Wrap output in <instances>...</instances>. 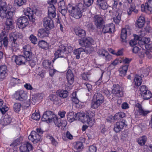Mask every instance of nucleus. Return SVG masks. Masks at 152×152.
<instances>
[{
	"mask_svg": "<svg viewBox=\"0 0 152 152\" xmlns=\"http://www.w3.org/2000/svg\"><path fill=\"white\" fill-rule=\"evenodd\" d=\"M72 49H69L63 45H59L58 49L54 53L55 57L52 60L53 63L55 61L59 58H64V59L66 61V58L65 57V56L69 53L71 51Z\"/></svg>",
	"mask_w": 152,
	"mask_h": 152,
	"instance_id": "nucleus-1",
	"label": "nucleus"
},
{
	"mask_svg": "<svg viewBox=\"0 0 152 152\" xmlns=\"http://www.w3.org/2000/svg\"><path fill=\"white\" fill-rule=\"evenodd\" d=\"M67 10L70 15L76 19H79L82 16L81 10L78 5L69 3L67 5Z\"/></svg>",
	"mask_w": 152,
	"mask_h": 152,
	"instance_id": "nucleus-2",
	"label": "nucleus"
},
{
	"mask_svg": "<svg viewBox=\"0 0 152 152\" xmlns=\"http://www.w3.org/2000/svg\"><path fill=\"white\" fill-rule=\"evenodd\" d=\"M15 36H10V39L12 42L10 46V50L13 53L17 52L19 50V44L18 43V39H22L23 35L21 33L15 34Z\"/></svg>",
	"mask_w": 152,
	"mask_h": 152,
	"instance_id": "nucleus-3",
	"label": "nucleus"
},
{
	"mask_svg": "<svg viewBox=\"0 0 152 152\" xmlns=\"http://www.w3.org/2000/svg\"><path fill=\"white\" fill-rule=\"evenodd\" d=\"M104 96L100 93L94 94L91 103V107L93 109L98 108L104 102Z\"/></svg>",
	"mask_w": 152,
	"mask_h": 152,
	"instance_id": "nucleus-4",
	"label": "nucleus"
},
{
	"mask_svg": "<svg viewBox=\"0 0 152 152\" xmlns=\"http://www.w3.org/2000/svg\"><path fill=\"white\" fill-rule=\"evenodd\" d=\"M93 113L91 111H89L87 114L85 115L82 113H78L75 114L77 116L76 119H78L79 121L83 123H86L88 124H92L93 120L94 119Z\"/></svg>",
	"mask_w": 152,
	"mask_h": 152,
	"instance_id": "nucleus-5",
	"label": "nucleus"
},
{
	"mask_svg": "<svg viewBox=\"0 0 152 152\" xmlns=\"http://www.w3.org/2000/svg\"><path fill=\"white\" fill-rule=\"evenodd\" d=\"M94 41L93 39L89 37H84L79 40V43L80 45L83 47H85L86 53H90V47L93 44Z\"/></svg>",
	"mask_w": 152,
	"mask_h": 152,
	"instance_id": "nucleus-6",
	"label": "nucleus"
},
{
	"mask_svg": "<svg viewBox=\"0 0 152 152\" xmlns=\"http://www.w3.org/2000/svg\"><path fill=\"white\" fill-rule=\"evenodd\" d=\"M24 15L26 16H27L29 21L33 23H34L35 21V16L38 12L37 8L34 7L32 9L28 7L26 10H24Z\"/></svg>",
	"mask_w": 152,
	"mask_h": 152,
	"instance_id": "nucleus-7",
	"label": "nucleus"
},
{
	"mask_svg": "<svg viewBox=\"0 0 152 152\" xmlns=\"http://www.w3.org/2000/svg\"><path fill=\"white\" fill-rule=\"evenodd\" d=\"M13 12H10L8 13L4 18H7L5 22L4 28L6 30H9L13 28L14 26L12 22V18L13 16Z\"/></svg>",
	"mask_w": 152,
	"mask_h": 152,
	"instance_id": "nucleus-8",
	"label": "nucleus"
},
{
	"mask_svg": "<svg viewBox=\"0 0 152 152\" xmlns=\"http://www.w3.org/2000/svg\"><path fill=\"white\" fill-rule=\"evenodd\" d=\"M10 12H13L10 11L8 9V7L7 3L4 0L0 1V16L2 18H4L8 13Z\"/></svg>",
	"mask_w": 152,
	"mask_h": 152,
	"instance_id": "nucleus-9",
	"label": "nucleus"
},
{
	"mask_svg": "<svg viewBox=\"0 0 152 152\" xmlns=\"http://www.w3.org/2000/svg\"><path fill=\"white\" fill-rule=\"evenodd\" d=\"M28 18L26 16H21L16 20L18 27L20 29H23L27 27L29 24Z\"/></svg>",
	"mask_w": 152,
	"mask_h": 152,
	"instance_id": "nucleus-10",
	"label": "nucleus"
},
{
	"mask_svg": "<svg viewBox=\"0 0 152 152\" xmlns=\"http://www.w3.org/2000/svg\"><path fill=\"white\" fill-rule=\"evenodd\" d=\"M14 98L16 100L22 102L26 100L27 98V95L22 90L16 91L13 95Z\"/></svg>",
	"mask_w": 152,
	"mask_h": 152,
	"instance_id": "nucleus-11",
	"label": "nucleus"
},
{
	"mask_svg": "<svg viewBox=\"0 0 152 152\" xmlns=\"http://www.w3.org/2000/svg\"><path fill=\"white\" fill-rule=\"evenodd\" d=\"M93 19L94 24L97 28H100L105 23L103 18L101 15H95Z\"/></svg>",
	"mask_w": 152,
	"mask_h": 152,
	"instance_id": "nucleus-12",
	"label": "nucleus"
},
{
	"mask_svg": "<svg viewBox=\"0 0 152 152\" xmlns=\"http://www.w3.org/2000/svg\"><path fill=\"white\" fill-rule=\"evenodd\" d=\"M54 113L50 110L46 111L43 114L42 120V121H46L47 123H50L52 122L53 119L55 117Z\"/></svg>",
	"mask_w": 152,
	"mask_h": 152,
	"instance_id": "nucleus-13",
	"label": "nucleus"
},
{
	"mask_svg": "<svg viewBox=\"0 0 152 152\" xmlns=\"http://www.w3.org/2000/svg\"><path fill=\"white\" fill-rule=\"evenodd\" d=\"M112 92V94L118 97H122L124 95L123 89L118 84L113 85Z\"/></svg>",
	"mask_w": 152,
	"mask_h": 152,
	"instance_id": "nucleus-14",
	"label": "nucleus"
},
{
	"mask_svg": "<svg viewBox=\"0 0 152 152\" xmlns=\"http://www.w3.org/2000/svg\"><path fill=\"white\" fill-rule=\"evenodd\" d=\"M53 18L48 16L43 19L42 22L43 26L47 29L51 30L54 28L53 22L52 19Z\"/></svg>",
	"mask_w": 152,
	"mask_h": 152,
	"instance_id": "nucleus-15",
	"label": "nucleus"
},
{
	"mask_svg": "<svg viewBox=\"0 0 152 152\" xmlns=\"http://www.w3.org/2000/svg\"><path fill=\"white\" fill-rule=\"evenodd\" d=\"M126 123V121L123 119L121 121L117 122L115 125L114 130L116 132L121 131L124 127H126L127 126Z\"/></svg>",
	"mask_w": 152,
	"mask_h": 152,
	"instance_id": "nucleus-16",
	"label": "nucleus"
},
{
	"mask_svg": "<svg viewBox=\"0 0 152 152\" xmlns=\"http://www.w3.org/2000/svg\"><path fill=\"white\" fill-rule=\"evenodd\" d=\"M30 60V58L26 57L24 55H19L16 57L15 62L17 65H20L25 64L26 62Z\"/></svg>",
	"mask_w": 152,
	"mask_h": 152,
	"instance_id": "nucleus-17",
	"label": "nucleus"
},
{
	"mask_svg": "<svg viewBox=\"0 0 152 152\" xmlns=\"http://www.w3.org/2000/svg\"><path fill=\"white\" fill-rule=\"evenodd\" d=\"M141 8V10L143 12H152V0H148L145 4H142Z\"/></svg>",
	"mask_w": 152,
	"mask_h": 152,
	"instance_id": "nucleus-18",
	"label": "nucleus"
},
{
	"mask_svg": "<svg viewBox=\"0 0 152 152\" xmlns=\"http://www.w3.org/2000/svg\"><path fill=\"white\" fill-rule=\"evenodd\" d=\"M103 26L102 32L104 34L112 33V30L115 28V26L112 23L104 25Z\"/></svg>",
	"mask_w": 152,
	"mask_h": 152,
	"instance_id": "nucleus-19",
	"label": "nucleus"
},
{
	"mask_svg": "<svg viewBox=\"0 0 152 152\" xmlns=\"http://www.w3.org/2000/svg\"><path fill=\"white\" fill-rule=\"evenodd\" d=\"M135 107L137 108V111L138 115H139L145 116L150 112V111L145 110L142 108V105L139 103H137L135 105Z\"/></svg>",
	"mask_w": 152,
	"mask_h": 152,
	"instance_id": "nucleus-20",
	"label": "nucleus"
},
{
	"mask_svg": "<svg viewBox=\"0 0 152 152\" xmlns=\"http://www.w3.org/2000/svg\"><path fill=\"white\" fill-rule=\"evenodd\" d=\"M130 34L131 30L128 27L122 28L121 34V37L122 39V42H126L127 41L126 39L127 36L129 35Z\"/></svg>",
	"mask_w": 152,
	"mask_h": 152,
	"instance_id": "nucleus-21",
	"label": "nucleus"
},
{
	"mask_svg": "<svg viewBox=\"0 0 152 152\" xmlns=\"http://www.w3.org/2000/svg\"><path fill=\"white\" fill-rule=\"evenodd\" d=\"M38 127L36 129L35 131H32L30 135L28 136V138L29 140L31 141L34 144H37L38 142V139L37 138V136L38 135Z\"/></svg>",
	"mask_w": 152,
	"mask_h": 152,
	"instance_id": "nucleus-22",
	"label": "nucleus"
},
{
	"mask_svg": "<svg viewBox=\"0 0 152 152\" xmlns=\"http://www.w3.org/2000/svg\"><path fill=\"white\" fill-rule=\"evenodd\" d=\"M150 41V38L145 37L142 38L141 40L138 41V43L143 50H145L147 48L146 46H148V44Z\"/></svg>",
	"mask_w": 152,
	"mask_h": 152,
	"instance_id": "nucleus-23",
	"label": "nucleus"
},
{
	"mask_svg": "<svg viewBox=\"0 0 152 152\" xmlns=\"http://www.w3.org/2000/svg\"><path fill=\"white\" fill-rule=\"evenodd\" d=\"M32 148V145L28 142H26L20 147V150L21 152H29Z\"/></svg>",
	"mask_w": 152,
	"mask_h": 152,
	"instance_id": "nucleus-24",
	"label": "nucleus"
},
{
	"mask_svg": "<svg viewBox=\"0 0 152 152\" xmlns=\"http://www.w3.org/2000/svg\"><path fill=\"white\" fill-rule=\"evenodd\" d=\"M7 66L4 65L0 66V80H4L7 75Z\"/></svg>",
	"mask_w": 152,
	"mask_h": 152,
	"instance_id": "nucleus-25",
	"label": "nucleus"
},
{
	"mask_svg": "<svg viewBox=\"0 0 152 152\" xmlns=\"http://www.w3.org/2000/svg\"><path fill=\"white\" fill-rule=\"evenodd\" d=\"M96 4L99 8L104 10H107L109 6L106 0H96Z\"/></svg>",
	"mask_w": 152,
	"mask_h": 152,
	"instance_id": "nucleus-26",
	"label": "nucleus"
},
{
	"mask_svg": "<svg viewBox=\"0 0 152 152\" xmlns=\"http://www.w3.org/2000/svg\"><path fill=\"white\" fill-rule=\"evenodd\" d=\"M56 8L54 4H49L48 8V16L51 18H55L56 15Z\"/></svg>",
	"mask_w": 152,
	"mask_h": 152,
	"instance_id": "nucleus-27",
	"label": "nucleus"
},
{
	"mask_svg": "<svg viewBox=\"0 0 152 152\" xmlns=\"http://www.w3.org/2000/svg\"><path fill=\"white\" fill-rule=\"evenodd\" d=\"M57 94H52L50 95L49 99L53 104L58 105L62 103L61 100L58 97Z\"/></svg>",
	"mask_w": 152,
	"mask_h": 152,
	"instance_id": "nucleus-28",
	"label": "nucleus"
},
{
	"mask_svg": "<svg viewBox=\"0 0 152 152\" xmlns=\"http://www.w3.org/2000/svg\"><path fill=\"white\" fill-rule=\"evenodd\" d=\"M66 78L69 84L72 85L74 81V75L71 70L69 69L66 73Z\"/></svg>",
	"mask_w": 152,
	"mask_h": 152,
	"instance_id": "nucleus-29",
	"label": "nucleus"
},
{
	"mask_svg": "<svg viewBox=\"0 0 152 152\" xmlns=\"http://www.w3.org/2000/svg\"><path fill=\"white\" fill-rule=\"evenodd\" d=\"M58 96L61 98H66L69 95V92L66 90H59L56 92Z\"/></svg>",
	"mask_w": 152,
	"mask_h": 152,
	"instance_id": "nucleus-30",
	"label": "nucleus"
},
{
	"mask_svg": "<svg viewBox=\"0 0 152 152\" xmlns=\"http://www.w3.org/2000/svg\"><path fill=\"white\" fill-rule=\"evenodd\" d=\"M12 118L11 116L8 114H7L4 115L1 122L3 125L6 126L10 124Z\"/></svg>",
	"mask_w": 152,
	"mask_h": 152,
	"instance_id": "nucleus-31",
	"label": "nucleus"
},
{
	"mask_svg": "<svg viewBox=\"0 0 152 152\" xmlns=\"http://www.w3.org/2000/svg\"><path fill=\"white\" fill-rule=\"evenodd\" d=\"M0 40L3 41V45L6 48L8 46V38L6 35V33L3 32L0 34Z\"/></svg>",
	"mask_w": 152,
	"mask_h": 152,
	"instance_id": "nucleus-32",
	"label": "nucleus"
},
{
	"mask_svg": "<svg viewBox=\"0 0 152 152\" xmlns=\"http://www.w3.org/2000/svg\"><path fill=\"white\" fill-rule=\"evenodd\" d=\"M75 32L76 35L82 38H84L86 36V31L80 28H77L75 30Z\"/></svg>",
	"mask_w": 152,
	"mask_h": 152,
	"instance_id": "nucleus-33",
	"label": "nucleus"
},
{
	"mask_svg": "<svg viewBox=\"0 0 152 152\" xmlns=\"http://www.w3.org/2000/svg\"><path fill=\"white\" fill-rule=\"evenodd\" d=\"M49 31L45 28L40 29L39 30V37L43 38L48 36Z\"/></svg>",
	"mask_w": 152,
	"mask_h": 152,
	"instance_id": "nucleus-34",
	"label": "nucleus"
},
{
	"mask_svg": "<svg viewBox=\"0 0 152 152\" xmlns=\"http://www.w3.org/2000/svg\"><path fill=\"white\" fill-rule=\"evenodd\" d=\"M29 47L28 45L24 46L23 47V51L24 55L26 57L30 58L32 53L30 51V48Z\"/></svg>",
	"mask_w": 152,
	"mask_h": 152,
	"instance_id": "nucleus-35",
	"label": "nucleus"
},
{
	"mask_svg": "<svg viewBox=\"0 0 152 152\" xmlns=\"http://www.w3.org/2000/svg\"><path fill=\"white\" fill-rule=\"evenodd\" d=\"M74 147L76 152H80L82 151L83 148V144L81 142H77L74 145Z\"/></svg>",
	"mask_w": 152,
	"mask_h": 152,
	"instance_id": "nucleus-36",
	"label": "nucleus"
},
{
	"mask_svg": "<svg viewBox=\"0 0 152 152\" xmlns=\"http://www.w3.org/2000/svg\"><path fill=\"white\" fill-rule=\"evenodd\" d=\"M73 112H70L67 113V120L70 123L76 119L77 116Z\"/></svg>",
	"mask_w": 152,
	"mask_h": 152,
	"instance_id": "nucleus-37",
	"label": "nucleus"
},
{
	"mask_svg": "<svg viewBox=\"0 0 152 152\" xmlns=\"http://www.w3.org/2000/svg\"><path fill=\"white\" fill-rule=\"evenodd\" d=\"M83 51L86 52V50L82 48H80L75 50L74 51V54L76 55V57L77 59H79L80 58V54Z\"/></svg>",
	"mask_w": 152,
	"mask_h": 152,
	"instance_id": "nucleus-38",
	"label": "nucleus"
},
{
	"mask_svg": "<svg viewBox=\"0 0 152 152\" xmlns=\"http://www.w3.org/2000/svg\"><path fill=\"white\" fill-rule=\"evenodd\" d=\"M145 23V20L144 18L142 17H140L137 21V26L138 28H141L143 26Z\"/></svg>",
	"mask_w": 152,
	"mask_h": 152,
	"instance_id": "nucleus-39",
	"label": "nucleus"
},
{
	"mask_svg": "<svg viewBox=\"0 0 152 152\" xmlns=\"http://www.w3.org/2000/svg\"><path fill=\"white\" fill-rule=\"evenodd\" d=\"M125 116V114L124 112H121L116 113L113 117V120H118L124 118Z\"/></svg>",
	"mask_w": 152,
	"mask_h": 152,
	"instance_id": "nucleus-40",
	"label": "nucleus"
},
{
	"mask_svg": "<svg viewBox=\"0 0 152 152\" xmlns=\"http://www.w3.org/2000/svg\"><path fill=\"white\" fill-rule=\"evenodd\" d=\"M122 61L118 59H116L114 60L109 65L108 67L110 69H114L116 66L119 63H121Z\"/></svg>",
	"mask_w": 152,
	"mask_h": 152,
	"instance_id": "nucleus-41",
	"label": "nucleus"
},
{
	"mask_svg": "<svg viewBox=\"0 0 152 152\" xmlns=\"http://www.w3.org/2000/svg\"><path fill=\"white\" fill-rule=\"evenodd\" d=\"M135 86L137 87L141 85L142 82V78L141 77L136 75L134 79Z\"/></svg>",
	"mask_w": 152,
	"mask_h": 152,
	"instance_id": "nucleus-42",
	"label": "nucleus"
},
{
	"mask_svg": "<svg viewBox=\"0 0 152 152\" xmlns=\"http://www.w3.org/2000/svg\"><path fill=\"white\" fill-rule=\"evenodd\" d=\"M51 61L48 60H45L42 62V64L44 67L48 69L51 68L52 65H51Z\"/></svg>",
	"mask_w": 152,
	"mask_h": 152,
	"instance_id": "nucleus-43",
	"label": "nucleus"
},
{
	"mask_svg": "<svg viewBox=\"0 0 152 152\" xmlns=\"http://www.w3.org/2000/svg\"><path fill=\"white\" fill-rule=\"evenodd\" d=\"M61 119L60 118H58L56 115L55 117L53 119L52 121L54 122L56 126L60 127L61 126Z\"/></svg>",
	"mask_w": 152,
	"mask_h": 152,
	"instance_id": "nucleus-44",
	"label": "nucleus"
},
{
	"mask_svg": "<svg viewBox=\"0 0 152 152\" xmlns=\"http://www.w3.org/2000/svg\"><path fill=\"white\" fill-rule=\"evenodd\" d=\"M19 80L17 78L11 77L10 78V84L12 86H13L18 83Z\"/></svg>",
	"mask_w": 152,
	"mask_h": 152,
	"instance_id": "nucleus-45",
	"label": "nucleus"
},
{
	"mask_svg": "<svg viewBox=\"0 0 152 152\" xmlns=\"http://www.w3.org/2000/svg\"><path fill=\"white\" fill-rule=\"evenodd\" d=\"M147 138L145 136H143L142 137L139 138L137 140L138 144L141 146L145 145L147 140Z\"/></svg>",
	"mask_w": 152,
	"mask_h": 152,
	"instance_id": "nucleus-46",
	"label": "nucleus"
},
{
	"mask_svg": "<svg viewBox=\"0 0 152 152\" xmlns=\"http://www.w3.org/2000/svg\"><path fill=\"white\" fill-rule=\"evenodd\" d=\"M141 96L143 97L144 99L148 100L152 97V94L150 91H148L145 93H144V94H142Z\"/></svg>",
	"mask_w": 152,
	"mask_h": 152,
	"instance_id": "nucleus-47",
	"label": "nucleus"
},
{
	"mask_svg": "<svg viewBox=\"0 0 152 152\" xmlns=\"http://www.w3.org/2000/svg\"><path fill=\"white\" fill-rule=\"evenodd\" d=\"M21 104L19 103H16L14 104L13 106V110L16 113H18L20 110Z\"/></svg>",
	"mask_w": 152,
	"mask_h": 152,
	"instance_id": "nucleus-48",
	"label": "nucleus"
},
{
	"mask_svg": "<svg viewBox=\"0 0 152 152\" xmlns=\"http://www.w3.org/2000/svg\"><path fill=\"white\" fill-rule=\"evenodd\" d=\"M67 9V6L66 7L65 5V3L64 0H62L58 3V11L62 9Z\"/></svg>",
	"mask_w": 152,
	"mask_h": 152,
	"instance_id": "nucleus-49",
	"label": "nucleus"
},
{
	"mask_svg": "<svg viewBox=\"0 0 152 152\" xmlns=\"http://www.w3.org/2000/svg\"><path fill=\"white\" fill-rule=\"evenodd\" d=\"M26 2V0H15L14 3L17 6L21 7L25 4Z\"/></svg>",
	"mask_w": 152,
	"mask_h": 152,
	"instance_id": "nucleus-50",
	"label": "nucleus"
},
{
	"mask_svg": "<svg viewBox=\"0 0 152 152\" xmlns=\"http://www.w3.org/2000/svg\"><path fill=\"white\" fill-rule=\"evenodd\" d=\"M47 43L45 41L41 40L39 41V47L42 48L46 49L47 48Z\"/></svg>",
	"mask_w": 152,
	"mask_h": 152,
	"instance_id": "nucleus-51",
	"label": "nucleus"
},
{
	"mask_svg": "<svg viewBox=\"0 0 152 152\" xmlns=\"http://www.w3.org/2000/svg\"><path fill=\"white\" fill-rule=\"evenodd\" d=\"M21 138H18L15 140L11 144H10V146L13 147L17 146L19 145L21 142Z\"/></svg>",
	"mask_w": 152,
	"mask_h": 152,
	"instance_id": "nucleus-52",
	"label": "nucleus"
},
{
	"mask_svg": "<svg viewBox=\"0 0 152 152\" xmlns=\"http://www.w3.org/2000/svg\"><path fill=\"white\" fill-rule=\"evenodd\" d=\"M85 25L89 31L93 30L95 29L94 25L91 22H86Z\"/></svg>",
	"mask_w": 152,
	"mask_h": 152,
	"instance_id": "nucleus-53",
	"label": "nucleus"
},
{
	"mask_svg": "<svg viewBox=\"0 0 152 152\" xmlns=\"http://www.w3.org/2000/svg\"><path fill=\"white\" fill-rule=\"evenodd\" d=\"M29 39L31 41L32 43L35 45L37 42V39L36 37L33 34H31L29 37Z\"/></svg>",
	"mask_w": 152,
	"mask_h": 152,
	"instance_id": "nucleus-54",
	"label": "nucleus"
},
{
	"mask_svg": "<svg viewBox=\"0 0 152 152\" xmlns=\"http://www.w3.org/2000/svg\"><path fill=\"white\" fill-rule=\"evenodd\" d=\"M98 53L99 56H104L107 54V51L103 49H100L98 52Z\"/></svg>",
	"mask_w": 152,
	"mask_h": 152,
	"instance_id": "nucleus-55",
	"label": "nucleus"
},
{
	"mask_svg": "<svg viewBox=\"0 0 152 152\" xmlns=\"http://www.w3.org/2000/svg\"><path fill=\"white\" fill-rule=\"evenodd\" d=\"M104 93L109 99H113L112 91H111L108 90H104Z\"/></svg>",
	"mask_w": 152,
	"mask_h": 152,
	"instance_id": "nucleus-56",
	"label": "nucleus"
},
{
	"mask_svg": "<svg viewBox=\"0 0 152 152\" xmlns=\"http://www.w3.org/2000/svg\"><path fill=\"white\" fill-rule=\"evenodd\" d=\"M94 0H83L84 4L87 7H89L92 5Z\"/></svg>",
	"mask_w": 152,
	"mask_h": 152,
	"instance_id": "nucleus-57",
	"label": "nucleus"
},
{
	"mask_svg": "<svg viewBox=\"0 0 152 152\" xmlns=\"http://www.w3.org/2000/svg\"><path fill=\"white\" fill-rule=\"evenodd\" d=\"M121 15L119 14H118L117 15L116 17L113 18L114 21L115 23L118 24L120 22L121 20Z\"/></svg>",
	"mask_w": 152,
	"mask_h": 152,
	"instance_id": "nucleus-58",
	"label": "nucleus"
},
{
	"mask_svg": "<svg viewBox=\"0 0 152 152\" xmlns=\"http://www.w3.org/2000/svg\"><path fill=\"white\" fill-rule=\"evenodd\" d=\"M49 69V75L51 77H53L55 73L57 71L56 70L53 69V65H52V66L51 67V68H50Z\"/></svg>",
	"mask_w": 152,
	"mask_h": 152,
	"instance_id": "nucleus-59",
	"label": "nucleus"
},
{
	"mask_svg": "<svg viewBox=\"0 0 152 152\" xmlns=\"http://www.w3.org/2000/svg\"><path fill=\"white\" fill-rule=\"evenodd\" d=\"M9 109V108L6 105H4L1 107L0 108V111L3 114L5 113Z\"/></svg>",
	"mask_w": 152,
	"mask_h": 152,
	"instance_id": "nucleus-60",
	"label": "nucleus"
},
{
	"mask_svg": "<svg viewBox=\"0 0 152 152\" xmlns=\"http://www.w3.org/2000/svg\"><path fill=\"white\" fill-rule=\"evenodd\" d=\"M140 91L141 95H142V94H144V93H145L148 91L147 90L146 86L144 85L140 87Z\"/></svg>",
	"mask_w": 152,
	"mask_h": 152,
	"instance_id": "nucleus-61",
	"label": "nucleus"
},
{
	"mask_svg": "<svg viewBox=\"0 0 152 152\" xmlns=\"http://www.w3.org/2000/svg\"><path fill=\"white\" fill-rule=\"evenodd\" d=\"M97 148L94 145H91L89 147L88 151V152H96Z\"/></svg>",
	"mask_w": 152,
	"mask_h": 152,
	"instance_id": "nucleus-62",
	"label": "nucleus"
},
{
	"mask_svg": "<svg viewBox=\"0 0 152 152\" xmlns=\"http://www.w3.org/2000/svg\"><path fill=\"white\" fill-rule=\"evenodd\" d=\"M49 138L50 140L51 143L53 145L56 146L58 145V143L57 142L52 136H49Z\"/></svg>",
	"mask_w": 152,
	"mask_h": 152,
	"instance_id": "nucleus-63",
	"label": "nucleus"
},
{
	"mask_svg": "<svg viewBox=\"0 0 152 152\" xmlns=\"http://www.w3.org/2000/svg\"><path fill=\"white\" fill-rule=\"evenodd\" d=\"M75 96H73V97L72 98V101L75 104H78L79 102V100L76 97V94H75Z\"/></svg>",
	"mask_w": 152,
	"mask_h": 152,
	"instance_id": "nucleus-64",
	"label": "nucleus"
}]
</instances>
